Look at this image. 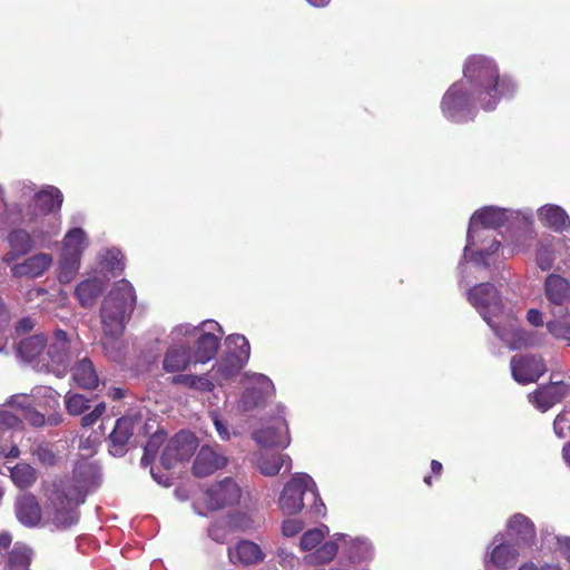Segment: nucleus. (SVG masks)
<instances>
[{"label":"nucleus","instance_id":"nucleus-1","mask_svg":"<svg viewBox=\"0 0 570 570\" xmlns=\"http://www.w3.org/2000/svg\"><path fill=\"white\" fill-rule=\"evenodd\" d=\"M517 91V81L501 73L493 58L472 55L463 63V78L443 95L441 110L446 119L465 122L474 119L478 109L492 111L501 100L513 98Z\"/></svg>","mask_w":570,"mask_h":570},{"label":"nucleus","instance_id":"nucleus-2","mask_svg":"<svg viewBox=\"0 0 570 570\" xmlns=\"http://www.w3.org/2000/svg\"><path fill=\"white\" fill-rule=\"evenodd\" d=\"M99 470L89 461H80L73 470L72 480L55 482L47 492L46 524L65 530L79 520L77 508L98 485Z\"/></svg>","mask_w":570,"mask_h":570},{"label":"nucleus","instance_id":"nucleus-3","mask_svg":"<svg viewBox=\"0 0 570 570\" xmlns=\"http://www.w3.org/2000/svg\"><path fill=\"white\" fill-rule=\"evenodd\" d=\"M135 305V289L126 279L117 282L102 301L100 307L101 344L106 355L115 362H120L124 357L125 344L121 337L125 324Z\"/></svg>","mask_w":570,"mask_h":570},{"label":"nucleus","instance_id":"nucleus-4","mask_svg":"<svg viewBox=\"0 0 570 570\" xmlns=\"http://www.w3.org/2000/svg\"><path fill=\"white\" fill-rule=\"evenodd\" d=\"M223 335L224 333L220 325L213 320H207L198 325L190 323L176 325L170 331L168 337L176 343L195 338L194 363L206 364L215 358Z\"/></svg>","mask_w":570,"mask_h":570},{"label":"nucleus","instance_id":"nucleus-5","mask_svg":"<svg viewBox=\"0 0 570 570\" xmlns=\"http://www.w3.org/2000/svg\"><path fill=\"white\" fill-rule=\"evenodd\" d=\"M305 500L312 501L311 511L314 515L325 514V504L320 498V493L313 478L306 473H295L285 483L279 498L278 508L287 515L299 513L305 507Z\"/></svg>","mask_w":570,"mask_h":570},{"label":"nucleus","instance_id":"nucleus-6","mask_svg":"<svg viewBox=\"0 0 570 570\" xmlns=\"http://www.w3.org/2000/svg\"><path fill=\"white\" fill-rule=\"evenodd\" d=\"M466 298L493 333L502 341H508V332L501 331L503 304L497 287L491 283H481L466 292Z\"/></svg>","mask_w":570,"mask_h":570},{"label":"nucleus","instance_id":"nucleus-7","mask_svg":"<svg viewBox=\"0 0 570 570\" xmlns=\"http://www.w3.org/2000/svg\"><path fill=\"white\" fill-rule=\"evenodd\" d=\"M250 346L247 338L240 334H233L226 338V351L212 368L213 376L218 384L237 376L247 364Z\"/></svg>","mask_w":570,"mask_h":570},{"label":"nucleus","instance_id":"nucleus-8","mask_svg":"<svg viewBox=\"0 0 570 570\" xmlns=\"http://www.w3.org/2000/svg\"><path fill=\"white\" fill-rule=\"evenodd\" d=\"M499 235L492 229L476 228V230H472V227L469 226L463 258L484 267L495 263L501 250Z\"/></svg>","mask_w":570,"mask_h":570},{"label":"nucleus","instance_id":"nucleus-9","mask_svg":"<svg viewBox=\"0 0 570 570\" xmlns=\"http://www.w3.org/2000/svg\"><path fill=\"white\" fill-rule=\"evenodd\" d=\"M330 530L326 525L314 528L305 531L299 540V548L307 552L303 562L307 566H322L330 563L337 554L338 543L333 537L332 540L325 541Z\"/></svg>","mask_w":570,"mask_h":570},{"label":"nucleus","instance_id":"nucleus-10","mask_svg":"<svg viewBox=\"0 0 570 570\" xmlns=\"http://www.w3.org/2000/svg\"><path fill=\"white\" fill-rule=\"evenodd\" d=\"M77 347L70 341L67 333L57 330L47 341L46 354H43V370L55 373L57 376H63L76 356Z\"/></svg>","mask_w":570,"mask_h":570},{"label":"nucleus","instance_id":"nucleus-11","mask_svg":"<svg viewBox=\"0 0 570 570\" xmlns=\"http://www.w3.org/2000/svg\"><path fill=\"white\" fill-rule=\"evenodd\" d=\"M242 382L245 385V390L237 403V407L242 412H248L258 407L275 393L272 380L264 374L246 372L243 375Z\"/></svg>","mask_w":570,"mask_h":570},{"label":"nucleus","instance_id":"nucleus-12","mask_svg":"<svg viewBox=\"0 0 570 570\" xmlns=\"http://www.w3.org/2000/svg\"><path fill=\"white\" fill-rule=\"evenodd\" d=\"M522 217L525 220L531 218V213H522L520 210H513L509 208H502L498 206H484L473 213L470 219L469 226L472 230L478 229H497L510 220L519 219Z\"/></svg>","mask_w":570,"mask_h":570},{"label":"nucleus","instance_id":"nucleus-13","mask_svg":"<svg viewBox=\"0 0 570 570\" xmlns=\"http://www.w3.org/2000/svg\"><path fill=\"white\" fill-rule=\"evenodd\" d=\"M277 415L272 423L253 432L254 441L263 448H287L291 443L288 425L285 420L286 407L276 405Z\"/></svg>","mask_w":570,"mask_h":570},{"label":"nucleus","instance_id":"nucleus-14","mask_svg":"<svg viewBox=\"0 0 570 570\" xmlns=\"http://www.w3.org/2000/svg\"><path fill=\"white\" fill-rule=\"evenodd\" d=\"M519 559L514 544L507 542L503 534H497L484 554L485 570H513Z\"/></svg>","mask_w":570,"mask_h":570},{"label":"nucleus","instance_id":"nucleus-15","mask_svg":"<svg viewBox=\"0 0 570 570\" xmlns=\"http://www.w3.org/2000/svg\"><path fill=\"white\" fill-rule=\"evenodd\" d=\"M52 264V254L38 252L33 255L19 258L7 266L13 278L35 279L43 276L51 268Z\"/></svg>","mask_w":570,"mask_h":570},{"label":"nucleus","instance_id":"nucleus-16","mask_svg":"<svg viewBox=\"0 0 570 570\" xmlns=\"http://www.w3.org/2000/svg\"><path fill=\"white\" fill-rule=\"evenodd\" d=\"M62 202L63 195L60 189L55 186H46L33 195L27 213L23 215V219L27 223H31L40 216L58 212L61 208Z\"/></svg>","mask_w":570,"mask_h":570},{"label":"nucleus","instance_id":"nucleus-17","mask_svg":"<svg viewBox=\"0 0 570 570\" xmlns=\"http://www.w3.org/2000/svg\"><path fill=\"white\" fill-rule=\"evenodd\" d=\"M197 448L196 438L189 432H179L169 440L163 451L160 462L161 465L169 470L177 462L188 460Z\"/></svg>","mask_w":570,"mask_h":570},{"label":"nucleus","instance_id":"nucleus-18","mask_svg":"<svg viewBox=\"0 0 570 570\" xmlns=\"http://www.w3.org/2000/svg\"><path fill=\"white\" fill-rule=\"evenodd\" d=\"M242 495L239 485L230 478L212 485L204 495V502L210 510L238 503Z\"/></svg>","mask_w":570,"mask_h":570},{"label":"nucleus","instance_id":"nucleus-19","mask_svg":"<svg viewBox=\"0 0 570 570\" xmlns=\"http://www.w3.org/2000/svg\"><path fill=\"white\" fill-rule=\"evenodd\" d=\"M510 367L512 377L520 384L535 382L547 371L543 360L535 355L513 356Z\"/></svg>","mask_w":570,"mask_h":570},{"label":"nucleus","instance_id":"nucleus-20","mask_svg":"<svg viewBox=\"0 0 570 570\" xmlns=\"http://www.w3.org/2000/svg\"><path fill=\"white\" fill-rule=\"evenodd\" d=\"M17 520L27 528H41L46 525L42 509L32 493H21L14 502Z\"/></svg>","mask_w":570,"mask_h":570},{"label":"nucleus","instance_id":"nucleus-21","mask_svg":"<svg viewBox=\"0 0 570 570\" xmlns=\"http://www.w3.org/2000/svg\"><path fill=\"white\" fill-rule=\"evenodd\" d=\"M543 294L549 308H566L570 305V281L560 274L551 273L543 282Z\"/></svg>","mask_w":570,"mask_h":570},{"label":"nucleus","instance_id":"nucleus-22","mask_svg":"<svg viewBox=\"0 0 570 570\" xmlns=\"http://www.w3.org/2000/svg\"><path fill=\"white\" fill-rule=\"evenodd\" d=\"M35 239L33 234L23 228L11 229L6 237L9 249L2 256V263L8 265L27 256L35 247Z\"/></svg>","mask_w":570,"mask_h":570},{"label":"nucleus","instance_id":"nucleus-23","mask_svg":"<svg viewBox=\"0 0 570 570\" xmlns=\"http://www.w3.org/2000/svg\"><path fill=\"white\" fill-rule=\"evenodd\" d=\"M334 538L342 542L343 553L352 563H366L373 559L372 543L361 537H351L345 533H335Z\"/></svg>","mask_w":570,"mask_h":570},{"label":"nucleus","instance_id":"nucleus-24","mask_svg":"<svg viewBox=\"0 0 570 570\" xmlns=\"http://www.w3.org/2000/svg\"><path fill=\"white\" fill-rule=\"evenodd\" d=\"M570 392L569 385L563 382H550L539 386L529 394L530 403L541 412L548 411L556 403L564 399Z\"/></svg>","mask_w":570,"mask_h":570},{"label":"nucleus","instance_id":"nucleus-25","mask_svg":"<svg viewBox=\"0 0 570 570\" xmlns=\"http://www.w3.org/2000/svg\"><path fill=\"white\" fill-rule=\"evenodd\" d=\"M227 458L220 452L218 446L204 445L200 448L194 462V473L196 476H207L224 468Z\"/></svg>","mask_w":570,"mask_h":570},{"label":"nucleus","instance_id":"nucleus-26","mask_svg":"<svg viewBox=\"0 0 570 570\" xmlns=\"http://www.w3.org/2000/svg\"><path fill=\"white\" fill-rule=\"evenodd\" d=\"M171 344L166 350L163 358V370L166 373H180L188 368L194 362V356L187 344L183 342L176 343L170 340Z\"/></svg>","mask_w":570,"mask_h":570},{"label":"nucleus","instance_id":"nucleus-27","mask_svg":"<svg viewBox=\"0 0 570 570\" xmlns=\"http://www.w3.org/2000/svg\"><path fill=\"white\" fill-rule=\"evenodd\" d=\"M228 558L233 563L252 566L262 562L265 559V553L256 542L240 540L234 547L228 548Z\"/></svg>","mask_w":570,"mask_h":570},{"label":"nucleus","instance_id":"nucleus-28","mask_svg":"<svg viewBox=\"0 0 570 570\" xmlns=\"http://www.w3.org/2000/svg\"><path fill=\"white\" fill-rule=\"evenodd\" d=\"M47 341L48 338L41 334L20 341L17 347L19 356L27 362H35V366L43 370Z\"/></svg>","mask_w":570,"mask_h":570},{"label":"nucleus","instance_id":"nucleus-29","mask_svg":"<svg viewBox=\"0 0 570 570\" xmlns=\"http://www.w3.org/2000/svg\"><path fill=\"white\" fill-rule=\"evenodd\" d=\"M538 219L542 226L561 233L570 226V217L568 213L559 205L546 204L538 212Z\"/></svg>","mask_w":570,"mask_h":570},{"label":"nucleus","instance_id":"nucleus-30","mask_svg":"<svg viewBox=\"0 0 570 570\" xmlns=\"http://www.w3.org/2000/svg\"><path fill=\"white\" fill-rule=\"evenodd\" d=\"M136 423L137 421L129 416H122L116 421L109 435L110 452L114 455H121L125 452V445L132 436Z\"/></svg>","mask_w":570,"mask_h":570},{"label":"nucleus","instance_id":"nucleus-31","mask_svg":"<svg viewBox=\"0 0 570 570\" xmlns=\"http://www.w3.org/2000/svg\"><path fill=\"white\" fill-rule=\"evenodd\" d=\"M550 320L546 323L548 334L556 340L570 342V311L566 308H549Z\"/></svg>","mask_w":570,"mask_h":570},{"label":"nucleus","instance_id":"nucleus-32","mask_svg":"<svg viewBox=\"0 0 570 570\" xmlns=\"http://www.w3.org/2000/svg\"><path fill=\"white\" fill-rule=\"evenodd\" d=\"M88 234L80 227H71L61 239L60 253L82 258L85 250L89 247Z\"/></svg>","mask_w":570,"mask_h":570},{"label":"nucleus","instance_id":"nucleus-33","mask_svg":"<svg viewBox=\"0 0 570 570\" xmlns=\"http://www.w3.org/2000/svg\"><path fill=\"white\" fill-rule=\"evenodd\" d=\"M501 331L508 332V341L504 342L510 344L512 348L540 347L547 341L546 334L539 331L505 327H501Z\"/></svg>","mask_w":570,"mask_h":570},{"label":"nucleus","instance_id":"nucleus-34","mask_svg":"<svg viewBox=\"0 0 570 570\" xmlns=\"http://www.w3.org/2000/svg\"><path fill=\"white\" fill-rule=\"evenodd\" d=\"M105 286V277H89L77 285L75 295L82 307H90L102 293Z\"/></svg>","mask_w":570,"mask_h":570},{"label":"nucleus","instance_id":"nucleus-35","mask_svg":"<svg viewBox=\"0 0 570 570\" xmlns=\"http://www.w3.org/2000/svg\"><path fill=\"white\" fill-rule=\"evenodd\" d=\"M256 466L266 476H275L284 468L285 472L292 469V459L282 453H261L256 459Z\"/></svg>","mask_w":570,"mask_h":570},{"label":"nucleus","instance_id":"nucleus-36","mask_svg":"<svg viewBox=\"0 0 570 570\" xmlns=\"http://www.w3.org/2000/svg\"><path fill=\"white\" fill-rule=\"evenodd\" d=\"M72 380L82 389L92 390L98 386L99 379L89 358L83 357L72 368Z\"/></svg>","mask_w":570,"mask_h":570},{"label":"nucleus","instance_id":"nucleus-37","mask_svg":"<svg viewBox=\"0 0 570 570\" xmlns=\"http://www.w3.org/2000/svg\"><path fill=\"white\" fill-rule=\"evenodd\" d=\"M508 529L525 544L533 543L535 539V528L533 522L521 513H515L508 521Z\"/></svg>","mask_w":570,"mask_h":570},{"label":"nucleus","instance_id":"nucleus-38","mask_svg":"<svg viewBox=\"0 0 570 570\" xmlns=\"http://www.w3.org/2000/svg\"><path fill=\"white\" fill-rule=\"evenodd\" d=\"M100 272L117 276L124 271V256L118 248H109L99 253Z\"/></svg>","mask_w":570,"mask_h":570},{"label":"nucleus","instance_id":"nucleus-39","mask_svg":"<svg viewBox=\"0 0 570 570\" xmlns=\"http://www.w3.org/2000/svg\"><path fill=\"white\" fill-rule=\"evenodd\" d=\"M81 267V258L59 253L57 278L61 284L71 283Z\"/></svg>","mask_w":570,"mask_h":570},{"label":"nucleus","instance_id":"nucleus-40","mask_svg":"<svg viewBox=\"0 0 570 570\" xmlns=\"http://www.w3.org/2000/svg\"><path fill=\"white\" fill-rule=\"evenodd\" d=\"M60 230L61 222L59 218H43L32 229V234L42 247H48L51 239L59 235Z\"/></svg>","mask_w":570,"mask_h":570},{"label":"nucleus","instance_id":"nucleus-41","mask_svg":"<svg viewBox=\"0 0 570 570\" xmlns=\"http://www.w3.org/2000/svg\"><path fill=\"white\" fill-rule=\"evenodd\" d=\"M173 383L185 385L188 389L200 393L212 392L215 387V384L208 374H178L173 377Z\"/></svg>","mask_w":570,"mask_h":570},{"label":"nucleus","instance_id":"nucleus-42","mask_svg":"<svg viewBox=\"0 0 570 570\" xmlns=\"http://www.w3.org/2000/svg\"><path fill=\"white\" fill-rule=\"evenodd\" d=\"M8 470L12 482L20 489L31 487L37 480V471L28 463H18Z\"/></svg>","mask_w":570,"mask_h":570},{"label":"nucleus","instance_id":"nucleus-43","mask_svg":"<svg viewBox=\"0 0 570 570\" xmlns=\"http://www.w3.org/2000/svg\"><path fill=\"white\" fill-rule=\"evenodd\" d=\"M31 549L22 543H16L8 557L7 570H29Z\"/></svg>","mask_w":570,"mask_h":570},{"label":"nucleus","instance_id":"nucleus-44","mask_svg":"<svg viewBox=\"0 0 570 570\" xmlns=\"http://www.w3.org/2000/svg\"><path fill=\"white\" fill-rule=\"evenodd\" d=\"M228 524L233 530L248 532L256 530L259 527V521L249 513L237 512L229 517Z\"/></svg>","mask_w":570,"mask_h":570},{"label":"nucleus","instance_id":"nucleus-45","mask_svg":"<svg viewBox=\"0 0 570 570\" xmlns=\"http://www.w3.org/2000/svg\"><path fill=\"white\" fill-rule=\"evenodd\" d=\"M556 261L554 249L550 243H540L535 250L537 266L546 272L552 268Z\"/></svg>","mask_w":570,"mask_h":570},{"label":"nucleus","instance_id":"nucleus-46","mask_svg":"<svg viewBox=\"0 0 570 570\" xmlns=\"http://www.w3.org/2000/svg\"><path fill=\"white\" fill-rule=\"evenodd\" d=\"M165 439L166 434L164 432H156L150 436L145 446L144 455L141 458L142 466H147L154 461L159 448L165 442Z\"/></svg>","mask_w":570,"mask_h":570},{"label":"nucleus","instance_id":"nucleus-47","mask_svg":"<svg viewBox=\"0 0 570 570\" xmlns=\"http://www.w3.org/2000/svg\"><path fill=\"white\" fill-rule=\"evenodd\" d=\"M88 400L78 393H67L65 396L66 409L71 415H80L89 409Z\"/></svg>","mask_w":570,"mask_h":570},{"label":"nucleus","instance_id":"nucleus-48","mask_svg":"<svg viewBox=\"0 0 570 570\" xmlns=\"http://www.w3.org/2000/svg\"><path fill=\"white\" fill-rule=\"evenodd\" d=\"M32 455L37 458L38 462L46 466L55 465L58 456L50 444H38L32 450Z\"/></svg>","mask_w":570,"mask_h":570},{"label":"nucleus","instance_id":"nucleus-49","mask_svg":"<svg viewBox=\"0 0 570 570\" xmlns=\"http://www.w3.org/2000/svg\"><path fill=\"white\" fill-rule=\"evenodd\" d=\"M24 420L31 424L32 426L40 428L47 423L45 415L35 409L27 407L23 413ZM60 422V417H49L48 423L51 425H57Z\"/></svg>","mask_w":570,"mask_h":570},{"label":"nucleus","instance_id":"nucleus-50","mask_svg":"<svg viewBox=\"0 0 570 570\" xmlns=\"http://www.w3.org/2000/svg\"><path fill=\"white\" fill-rule=\"evenodd\" d=\"M553 430L560 439L570 436V411H563L557 415L553 422Z\"/></svg>","mask_w":570,"mask_h":570},{"label":"nucleus","instance_id":"nucleus-51","mask_svg":"<svg viewBox=\"0 0 570 570\" xmlns=\"http://www.w3.org/2000/svg\"><path fill=\"white\" fill-rule=\"evenodd\" d=\"M304 528V523L298 519H286L282 523V534L286 538H292L299 533Z\"/></svg>","mask_w":570,"mask_h":570},{"label":"nucleus","instance_id":"nucleus-52","mask_svg":"<svg viewBox=\"0 0 570 570\" xmlns=\"http://www.w3.org/2000/svg\"><path fill=\"white\" fill-rule=\"evenodd\" d=\"M21 424L20 419L7 410H0V431L14 429Z\"/></svg>","mask_w":570,"mask_h":570},{"label":"nucleus","instance_id":"nucleus-53","mask_svg":"<svg viewBox=\"0 0 570 570\" xmlns=\"http://www.w3.org/2000/svg\"><path fill=\"white\" fill-rule=\"evenodd\" d=\"M210 419L213 421V424L216 429L217 434L223 441H227L230 439V433L227 428V424L222 420L220 415L216 411L210 412Z\"/></svg>","mask_w":570,"mask_h":570},{"label":"nucleus","instance_id":"nucleus-54","mask_svg":"<svg viewBox=\"0 0 570 570\" xmlns=\"http://www.w3.org/2000/svg\"><path fill=\"white\" fill-rule=\"evenodd\" d=\"M105 412L106 404L104 402H100L95 406V409L90 413L86 414L81 419V425L85 428L94 425L102 416Z\"/></svg>","mask_w":570,"mask_h":570},{"label":"nucleus","instance_id":"nucleus-55","mask_svg":"<svg viewBox=\"0 0 570 570\" xmlns=\"http://www.w3.org/2000/svg\"><path fill=\"white\" fill-rule=\"evenodd\" d=\"M276 554L282 567L293 568L295 566L296 557L293 552L286 550L285 548H278Z\"/></svg>","mask_w":570,"mask_h":570},{"label":"nucleus","instance_id":"nucleus-56","mask_svg":"<svg viewBox=\"0 0 570 570\" xmlns=\"http://www.w3.org/2000/svg\"><path fill=\"white\" fill-rule=\"evenodd\" d=\"M227 530L217 523L208 529V535L218 543H223L227 539Z\"/></svg>","mask_w":570,"mask_h":570},{"label":"nucleus","instance_id":"nucleus-57","mask_svg":"<svg viewBox=\"0 0 570 570\" xmlns=\"http://www.w3.org/2000/svg\"><path fill=\"white\" fill-rule=\"evenodd\" d=\"M525 317L528 323L534 327H541L544 324L543 313L538 308H530Z\"/></svg>","mask_w":570,"mask_h":570},{"label":"nucleus","instance_id":"nucleus-58","mask_svg":"<svg viewBox=\"0 0 570 570\" xmlns=\"http://www.w3.org/2000/svg\"><path fill=\"white\" fill-rule=\"evenodd\" d=\"M8 404L20 407L23 412L27 407H30L29 397L27 395H12Z\"/></svg>","mask_w":570,"mask_h":570},{"label":"nucleus","instance_id":"nucleus-59","mask_svg":"<svg viewBox=\"0 0 570 570\" xmlns=\"http://www.w3.org/2000/svg\"><path fill=\"white\" fill-rule=\"evenodd\" d=\"M56 394H57L56 391H53L51 387H47V386H39V387H36L35 390H32V396L37 397V396L43 395L46 397L52 399L55 403H57Z\"/></svg>","mask_w":570,"mask_h":570},{"label":"nucleus","instance_id":"nucleus-60","mask_svg":"<svg viewBox=\"0 0 570 570\" xmlns=\"http://www.w3.org/2000/svg\"><path fill=\"white\" fill-rule=\"evenodd\" d=\"M36 193V186L31 181H23L20 184V194L22 197H31L32 199Z\"/></svg>","mask_w":570,"mask_h":570},{"label":"nucleus","instance_id":"nucleus-61","mask_svg":"<svg viewBox=\"0 0 570 570\" xmlns=\"http://www.w3.org/2000/svg\"><path fill=\"white\" fill-rule=\"evenodd\" d=\"M150 473H151L153 479L157 483H159V484H161L164 487H170L171 485L170 476L167 473H165V474H157L153 468L150 469Z\"/></svg>","mask_w":570,"mask_h":570},{"label":"nucleus","instance_id":"nucleus-62","mask_svg":"<svg viewBox=\"0 0 570 570\" xmlns=\"http://www.w3.org/2000/svg\"><path fill=\"white\" fill-rule=\"evenodd\" d=\"M33 322L31 318H22L19 321L18 325H17V332L19 333H24V332H28L30 331L32 327H33Z\"/></svg>","mask_w":570,"mask_h":570},{"label":"nucleus","instance_id":"nucleus-63","mask_svg":"<svg viewBox=\"0 0 570 570\" xmlns=\"http://www.w3.org/2000/svg\"><path fill=\"white\" fill-rule=\"evenodd\" d=\"M12 541V537L9 532H2L0 534V550H7Z\"/></svg>","mask_w":570,"mask_h":570},{"label":"nucleus","instance_id":"nucleus-64","mask_svg":"<svg viewBox=\"0 0 570 570\" xmlns=\"http://www.w3.org/2000/svg\"><path fill=\"white\" fill-rule=\"evenodd\" d=\"M1 454L6 458H12L16 459L20 454V450L17 445H12L9 451H6L4 448H1Z\"/></svg>","mask_w":570,"mask_h":570}]
</instances>
